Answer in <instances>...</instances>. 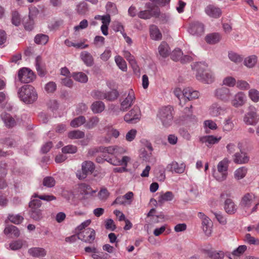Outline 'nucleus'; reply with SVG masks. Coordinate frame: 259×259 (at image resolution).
I'll return each instance as SVG.
<instances>
[{
    "mask_svg": "<svg viewBox=\"0 0 259 259\" xmlns=\"http://www.w3.org/2000/svg\"><path fill=\"white\" fill-rule=\"evenodd\" d=\"M91 220H88L78 225L75 229V232L81 240L91 243L95 239L96 233L95 230L89 226L91 224Z\"/></svg>",
    "mask_w": 259,
    "mask_h": 259,
    "instance_id": "f257e3e1",
    "label": "nucleus"
},
{
    "mask_svg": "<svg viewBox=\"0 0 259 259\" xmlns=\"http://www.w3.org/2000/svg\"><path fill=\"white\" fill-rule=\"evenodd\" d=\"M18 94L21 100L27 104L33 103L38 97L35 89L30 84H26L21 87Z\"/></svg>",
    "mask_w": 259,
    "mask_h": 259,
    "instance_id": "f03ea898",
    "label": "nucleus"
},
{
    "mask_svg": "<svg viewBox=\"0 0 259 259\" xmlns=\"http://www.w3.org/2000/svg\"><path fill=\"white\" fill-rule=\"evenodd\" d=\"M256 198L255 195L252 193H245L242 197L240 205L247 214H250L257 211Z\"/></svg>",
    "mask_w": 259,
    "mask_h": 259,
    "instance_id": "7ed1b4c3",
    "label": "nucleus"
},
{
    "mask_svg": "<svg viewBox=\"0 0 259 259\" xmlns=\"http://www.w3.org/2000/svg\"><path fill=\"white\" fill-rule=\"evenodd\" d=\"M230 162L228 158H225L219 162L217 169L214 170L213 172V176L217 181L222 182L226 179Z\"/></svg>",
    "mask_w": 259,
    "mask_h": 259,
    "instance_id": "20e7f679",
    "label": "nucleus"
},
{
    "mask_svg": "<svg viewBox=\"0 0 259 259\" xmlns=\"http://www.w3.org/2000/svg\"><path fill=\"white\" fill-rule=\"evenodd\" d=\"M175 114L174 107L170 105L162 107L158 111V116L164 125L169 124L173 120Z\"/></svg>",
    "mask_w": 259,
    "mask_h": 259,
    "instance_id": "39448f33",
    "label": "nucleus"
},
{
    "mask_svg": "<svg viewBox=\"0 0 259 259\" xmlns=\"http://www.w3.org/2000/svg\"><path fill=\"white\" fill-rule=\"evenodd\" d=\"M147 10L140 11L138 14V17L143 19H149L152 17L156 18H159L160 15V11L159 8L150 3L146 4Z\"/></svg>",
    "mask_w": 259,
    "mask_h": 259,
    "instance_id": "423d86ee",
    "label": "nucleus"
},
{
    "mask_svg": "<svg viewBox=\"0 0 259 259\" xmlns=\"http://www.w3.org/2000/svg\"><path fill=\"white\" fill-rule=\"evenodd\" d=\"M18 77L21 83H28L35 79L36 75L30 68L23 67L18 70Z\"/></svg>",
    "mask_w": 259,
    "mask_h": 259,
    "instance_id": "0eeeda50",
    "label": "nucleus"
},
{
    "mask_svg": "<svg viewBox=\"0 0 259 259\" xmlns=\"http://www.w3.org/2000/svg\"><path fill=\"white\" fill-rule=\"evenodd\" d=\"M131 158L128 156H123L117 153L115 155L111 157L108 161L113 165L120 166L123 168H125L127 163L130 162Z\"/></svg>",
    "mask_w": 259,
    "mask_h": 259,
    "instance_id": "6e6552de",
    "label": "nucleus"
},
{
    "mask_svg": "<svg viewBox=\"0 0 259 259\" xmlns=\"http://www.w3.org/2000/svg\"><path fill=\"white\" fill-rule=\"evenodd\" d=\"M141 115L140 108L138 106H135L125 115L124 120L127 123H135L140 120Z\"/></svg>",
    "mask_w": 259,
    "mask_h": 259,
    "instance_id": "1a4fd4ad",
    "label": "nucleus"
},
{
    "mask_svg": "<svg viewBox=\"0 0 259 259\" xmlns=\"http://www.w3.org/2000/svg\"><path fill=\"white\" fill-rule=\"evenodd\" d=\"M95 166L94 163L91 161H85L82 163L81 169L82 174L77 175V178L79 180L85 179L87 175L92 174L95 170Z\"/></svg>",
    "mask_w": 259,
    "mask_h": 259,
    "instance_id": "9d476101",
    "label": "nucleus"
},
{
    "mask_svg": "<svg viewBox=\"0 0 259 259\" xmlns=\"http://www.w3.org/2000/svg\"><path fill=\"white\" fill-rule=\"evenodd\" d=\"M135 99V95L134 91L133 90H130L127 96L121 102L120 110L124 111L129 109L133 104Z\"/></svg>",
    "mask_w": 259,
    "mask_h": 259,
    "instance_id": "9b49d317",
    "label": "nucleus"
},
{
    "mask_svg": "<svg viewBox=\"0 0 259 259\" xmlns=\"http://www.w3.org/2000/svg\"><path fill=\"white\" fill-rule=\"evenodd\" d=\"M198 216L202 220L203 231L207 235H210L212 228V223L211 220L202 212H199Z\"/></svg>",
    "mask_w": 259,
    "mask_h": 259,
    "instance_id": "f8f14e48",
    "label": "nucleus"
},
{
    "mask_svg": "<svg viewBox=\"0 0 259 259\" xmlns=\"http://www.w3.org/2000/svg\"><path fill=\"white\" fill-rule=\"evenodd\" d=\"M134 197V194L132 192H128L122 196H119L113 202L112 205H130L132 204Z\"/></svg>",
    "mask_w": 259,
    "mask_h": 259,
    "instance_id": "ddd939ff",
    "label": "nucleus"
},
{
    "mask_svg": "<svg viewBox=\"0 0 259 259\" xmlns=\"http://www.w3.org/2000/svg\"><path fill=\"white\" fill-rule=\"evenodd\" d=\"M87 39H81L78 42L67 39L65 40V44L68 47H73L76 49H85L89 47V45L87 44Z\"/></svg>",
    "mask_w": 259,
    "mask_h": 259,
    "instance_id": "4468645a",
    "label": "nucleus"
},
{
    "mask_svg": "<svg viewBox=\"0 0 259 259\" xmlns=\"http://www.w3.org/2000/svg\"><path fill=\"white\" fill-rule=\"evenodd\" d=\"M221 137L214 136L213 135L205 136L200 138V141L205 144L208 147L211 146L218 143L221 140Z\"/></svg>",
    "mask_w": 259,
    "mask_h": 259,
    "instance_id": "2eb2a0df",
    "label": "nucleus"
},
{
    "mask_svg": "<svg viewBox=\"0 0 259 259\" xmlns=\"http://www.w3.org/2000/svg\"><path fill=\"white\" fill-rule=\"evenodd\" d=\"M259 118L254 111L251 110L247 113L244 117V121L248 125H254L257 123Z\"/></svg>",
    "mask_w": 259,
    "mask_h": 259,
    "instance_id": "dca6fc26",
    "label": "nucleus"
},
{
    "mask_svg": "<svg viewBox=\"0 0 259 259\" xmlns=\"http://www.w3.org/2000/svg\"><path fill=\"white\" fill-rule=\"evenodd\" d=\"M245 102V95L241 92L237 93L231 101L232 105L235 107L243 106Z\"/></svg>",
    "mask_w": 259,
    "mask_h": 259,
    "instance_id": "f3484780",
    "label": "nucleus"
},
{
    "mask_svg": "<svg viewBox=\"0 0 259 259\" xmlns=\"http://www.w3.org/2000/svg\"><path fill=\"white\" fill-rule=\"evenodd\" d=\"M149 34L151 39L159 40L162 39V35L158 27L154 24L149 26Z\"/></svg>",
    "mask_w": 259,
    "mask_h": 259,
    "instance_id": "a211bd4d",
    "label": "nucleus"
},
{
    "mask_svg": "<svg viewBox=\"0 0 259 259\" xmlns=\"http://www.w3.org/2000/svg\"><path fill=\"white\" fill-rule=\"evenodd\" d=\"M224 209L227 213L232 214L237 211V206L232 199L227 198L224 203Z\"/></svg>",
    "mask_w": 259,
    "mask_h": 259,
    "instance_id": "6ab92c4d",
    "label": "nucleus"
},
{
    "mask_svg": "<svg viewBox=\"0 0 259 259\" xmlns=\"http://www.w3.org/2000/svg\"><path fill=\"white\" fill-rule=\"evenodd\" d=\"M183 95L189 100H193L198 99L199 96V92L194 90L190 87L185 88L183 91Z\"/></svg>",
    "mask_w": 259,
    "mask_h": 259,
    "instance_id": "aec40b11",
    "label": "nucleus"
},
{
    "mask_svg": "<svg viewBox=\"0 0 259 259\" xmlns=\"http://www.w3.org/2000/svg\"><path fill=\"white\" fill-rule=\"evenodd\" d=\"M36 69L39 76H45L47 73L46 68L42 64V58L40 56L36 58Z\"/></svg>",
    "mask_w": 259,
    "mask_h": 259,
    "instance_id": "412c9836",
    "label": "nucleus"
},
{
    "mask_svg": "<svg viewBox=\"0 0 259 259\" xmlns=\"http://www.w3.org/2000/svg\"><path fill=\"white\" fill-rule=\"evenodd\" d=\"M78 192L83 195L88 194H93L96 192V190H94L91 186L85 183H81L78 185L77 188Z\"/></svg>",
    "mask_w": 259,
    "mask_h": 259,
    "instance_id": "4be33fe9",
    "label": "nucleus"
},
{
    "mask_svg": "<svg viewBox=\"0 0 259 259\" xmlns=\"http://www.w3.org/2000/svg\"><path fill=\"white\" fill-rule=\"evenodd\" d=\"M206 13L210 17L217 18L221 16L222 12L221 10L212 5H209L205 9Z\"/></svg>",
    "mask_w": 259,
    "mask_h": 259,
    "instance_id": "5701e85b",
    "label": "nucleus"
},
{
    "mask_svg": "<svg viewBox=\"0 0 259 259\" xmlns=\"http://www.w3.org/2000/svg\"><path fill=\"white\" fill-rule=\"evenodd\" d=\"M102 134L106 135V141H109L111 137L117 138L119 135V132L117 130L114 129L112 126H107L103 129Z\"/></svg>",
    "mask_w": 259,
    "mask_h": 259,
    "instance_id": "b1692460",
    "label": "nucleus"
},
{
    "mask_svg": "<svg viewBox=\"0 0 259 259\" xmlns=\"http://www.w3.org/2000/svg\"><path fill=\"white\" fill-rule=\"evenodd\" d=\"M249 158L246 153L240 152L234 155V162L236 164H243L249 161Z\"/></svg>",
    "mask_w": 259,
    "mask_h": 259,
    "instance_id": "393cba45",
    "label": "nucleus"
},
{
    "mask_svg": "<svg viewBox=\"0 0 259 259\" xmlns=\"http://www.w3.org/2000/svg\"><path fill=\"white\" fill-rule=\"evenodd\" d=\"M174 195L172 192L167 191L160 194L158 198V203L162 205L165 202L170 201L173 199Z\"/></svg>",
    "mask_w": 259,
    "mask_h": 259,
    "instance_id": "a878e982",
    "label": "nucleus"
},
{
    "mask_svg": "<svg viewBox=\"0 0 259 259\" xmlns=\"http://www.w3.org/2000/svg\"><path fill=\"white\" fill-rule=\"evenodd\" d=\"M28 253L35 257H43L46 255V251L43 248L32 247L29 249Z\"/></svg>",
    "mask_w": 259,
    "mask_h": 259,
    "instance_id": "bb28decb",
    "label": "nucleus"
},
{
    "mask_svg": "<svg viewBox=\"0 0 259 259\" xmlns=\"http://www.w3.org/2000/svg\"><path fill=\"white\" fill-rule=\"evenodd\" d=\"M185 167L184 163H179L176 161L172 162L168 165V168L171 171L180 174L184 172Z\"/></svg>",
    "mask_w": 259,
    "mask_h": 259,
    "instance_id": "cd10ccee",
    "label": "nucleus"
},
{
    "mask_svg": "<svg viewBox=\"0 0 259 259\" xmlns=\"http://www.w3.org/2000/svg\"><path fill=\"white\" fill-rule=\"evenodd\" d=\"M49 40V36L42 33L36 34L34 38V42L38 45H45Z\"/></svg>",
    "mask_w": 259,
    "mask_h": 259,
    "instance_id": "c85d7f7f",
    "label": "nucleus"
},
{
    "mask_svg": "<svg viewBox=\"0 0 259 259\" xmlns=\"http://www.w3.org/2000/svg\"><path fill=\"white\" fill-rule=\"evenodd\" d=\"M115 62L117 66L122 71L126 72L127 70V65L126 61L120 55H117L115 57Z\"/></svg>",
    "mask_w": 259,
    "mask_h": 259,
    "instance_id": "c756f323",
    "label": "nucleus"
},
{
    "mask_svg": "<svg viewBox=\"0 0 259 259\" xmlns=\"http://www.w3.org/2000/svg\"><path fill=\"white\" fill-rule=\"evenodd\" d=\"M169 52V48L168 44L165 42H162L158 47L159 55L161 57L165 58L168 56Z\"/></svg>",
    "mask_w": 259,
    "mask_h": 259,
    "instance_id": "7c9ffc66",
    "label": "nucleus"
},
{
    "mask_svg": "<svg viewBox=\"0 0 259 259\" xmlns=\"http://www.w3.org/2000/svg\"><path fill=\"white\" fill-rule=\"evenodd\" d=\"M6 235L11 234L14 237H18L20 235V231L17 227L13 225H10L6 227L4 231Z\"/></svg>",
    "mask_w": 259,
    "mask_h": 259,
    "instance_id": "2f4dec72",
    "label": "nucleus"
},
{
    "mask_svg": "<svg viewBox=\"0 0 259 259\" xmlns=\"http://www.w3.org/2000/svg\"><path fill=\"white\" fill-rule=\"evenodd\" d=\"M68 138L71 140L83 139L85 134L83 131L77 130L69 132L67 134Z\"/></svg>",
    "mask_w": 259,
    "mask_h": 259,
    "instance_id": "473e14b6",
    "label": "nucleus"
},
{
    "mask_svg": "<svg viewBox=\"0 0 259 259\" xmlns=\"http://www.w3.org/2000/svg\"><path fill=\"white\" fill-rule=\"evenodd\" d=\"M11 22L13 25L16 26L21 25L22 23L21 16L18 11L15 10L12 12Z\"/></svg>",
    "mask_w": 259,
    "mask_h": 259,
    "instance_id": "72a5a7b5",
    "label": "nucleus"
},
{
    "mask_svg": "<svg viewBox=\"0 0 259 259\" xmlns=\"http://www.w3.org/2000/svg\"><path fill=\"white\" fill-rule=\"evenodd\" d=\"M81 60L87 66H92L94 64V59L91 54L87 52H83L80 54Z\"/></svg>",
    "mask_w": 259,
    "mask_h": 259,
    "instance_id": "f704fd0d",
    "label": "nucleus"
},
{
    "mask_svg": "<svg viewBox=\"0 0 259 259\" xmlns=\"http://www.w3.org/2000/svg\"><path fill=\"white\" fill-rule=\"evenodd\" d=\"M205 39L209 44H214L220 41L221 36L218 33H210L205 37Z\"/></svg>",
    "mask_w": 259,
    "mask_h": 259,
    "instance_id": "c9c22d12",
    "label": "nucleus"
},
{
    "mask_svg": "<svg viewBox=\"0 0 259 259\" xmlns=\"http://www.w3.org/2000/svg\"><path fill=\"white\" fill-rule=\"evenodd\" d=\"M86 121L85 118L83 116H79L72 119L70 123L71 127L75 128L81 126Z\"/></svg>",
    "mask_w": 259,
    "mask_h": 259,
    "instance_id": "e433bc0d",
    "label": "nucleus"
},
{
    "mask_svg": "<svg viewBox=\"0 0 259 259\" xmlns=\"http://www.w3.org/2000/svg\"><path fill=\"white\" fill-rule=\"evenodd\" d=\"M72 76L76 81L82 83H85L88 80L87 75L82 72H74L72 74Z\"/></svg>",
    "mask_w": 259,
    "mask_h": 259,
    "instance_id": "4c0bfd02",
    "label": "nucleus"
},
{
    "mask_svg": "<svg viewBox=\"0 0 259 259\" xmlns=\"http://www.w3.org/2000/svg\"><path fill=\"white\" fill-rule=\"evenodd\" d=\"M102 153H108L111 155V157L113 155H115L117 153H119L120 151V148L117 146H109L108 147L102 148Z\"/></svg>",
    "mask_w": 259,
    "mask_h": 259,
    "instance_id": "58836bf2",
    "label": "nucleus"
},
{
    "mask_svg": "<svg viewBox=\"0 0 259 259\" xmlns=\"http://www.w3.org/2000/svg\"><path fill=\"white\" fill-rule=\"evenodd\" d=\"M247 172V168L242 166L237 169L234 172V177L236 180H240L244 178Z\"/></svg>",
    "mask_w": 259,
    "mask_h": 259,
    "instance_id": "ea45409f",
    "label": "nucleus"
},
{
    "mask_svg": "<svg viewBox=\"0 0 259 259\" xmlns=\"http://www.w3.org/2000/svg\"><path fill=\"white\" fill-rule=\"evenodd\" d=\"M91 108L94 112L99 113L104 110L105 105L104 103L101 101H96L92 104Z\"/></svg>",
    "mask_w": 259,
    "mask_h": 259,
    "instance_id": "a19ab883",
    "label": "nucleus"
},
{
    "mask_svg": "<svg viewBox=\"0 0 259 259\" xmlns=\"http://www.w3.org/2000/svg\"><path fill=\"white\" fill-rule=\"evenodd\" d=\"M32 198H38L39 199H41L46 201H51L56 199V197L53 195H39L36 193H34L32 196Z\"/></svg>",
    "mask_w": 259,
    "mask_h": 259,
    "instance_id": "79ce46f5",
    "label": "nucleus"
},
{
    "mask_svg": "<svg viewBox=\"0 0 259 259\" xmlns=\"http://www.w3.org/2000/svg\"><path fill=\"white\" fill-rule=\"evenodd\" d=\"M42 184L47 187H53L56 184V181L52 177H46L43 179Z\"/></svg>",
    "mask_w": 259,
    "mask_h": 259,
    "instance_id": "37998d69",
    "label": "nucleus"
},
{
    "mask_svg": "<svg viewBox=\"0 0 259 259\" xmlns=\"http://www.w3.org/2000/svg\"><path fill=\"white\" fill-rule=\"evenodd\" d=\"M77 151V147L72 145H68L62 148V152L65 154H74Z\"/></svg>",
    "mask_w": 259,
    "mask_h": 259,
    "instance_id": "c03bdc74",
    "label": "nucleus"
},
{
    "mask_svg": "<svg viewBox=\"0 0 259 259\" xmlns=\"http://www.w3.org/2000/svg\"><path fill=\"white\" fill-rule=\"evenodd\" d=\"M119 94L115 90H113L109 92L105 93V99L108 101H113L116 99Z\"/></svg>",
    "mask_w": 259,
    "mask_h": 259,
    "instance_id": "a18cd8bd",
    "label": "nucleus"
},
{
    "mask_svg": "<svg viewBox=\"0 0 259 259\" xmlns=\"http://www.w3.org/2000/svg\"><path fill=\"white\" fill-rule=\"evenodd\" d=\"M8 219L10 222L17 225L20 224L23 220V218L18 214H10Z\"/></svg>",
    "mask_w": 259,
    "mask_h": 259,
    "instance_id": "49530a36",
    "label": "nucleus"
},
{
    "mask_svg": "<svg viewBox=\"0 0 259 259\" xmlns=\"http://www.w3.org/2000/svg\"><path fill=\"white\" fill-rule=\"evenodd\" d=\"M34 26V20L29 17L28 19L23 23L24 29L27 31L32 30Z\"/></svg>",
    "mask_w": 259,
    "mask_h": 259,
    "instance_id": "de8ad7c7",
    "label": "nucleus"
},
{
    "mask_svg": "<svg viewBox=\"0 0 259 259\" xmlns=\"http://www.w3.org/2000/svg\"><path fill=\"white\" fill-rule=\"evenodd\" d=\"M247 250V246L245 245L239 246L232 252V254L236 256H240L242 255Z\"/></svg>",
    "mask_w": 259,
    "mask_h": 259,
    "instance_id": "09e8293b",
    "label": "nucleus"
},
{
    "mask_svg": "<svg viewBox=\"0 0 259 259\" xmlns=\"http://www.w3.org/2000/svg\"><path fill=\"white\" fill-rule=\"evenodd\" d=\"M189 31L193 35L200 34L203 32V27L198 24H193L190 28Z\"/></svg>",
    "mask_w": 259,
    "mask_h": 259,
    "instance_id": "8fccbe9b",
    "label": "nucleus"
},
{
    "mask_svg": "<svg viewBox=\"0 0 259 259\" xmlns=\"http://www.w3.org/2000/svg\"><path fill=\"white\" fill-rule=\"evenodd\" d=\"M37 198H33V199L32 198L30 201L29 203V206L31 209H37L41 205V202L40 200Z\"/></svg>",
    "mask_w": 259,
    "mask_h": 259,
    "instance_id": "3c124183",
    "label": "nucleus"
},
{
    "mask_svg": "<svg viewBox=\"0 0 259 259\" xmlns=\"http://www.w3.org/2000/svg\"><path fill=\"white\" fill-rule=\"evenodd\" d=\"M256 57L251 56L247 57L244 61L245 65L248 67H252L256 63Z\"/></svg>",
    "mask_w": 259,
    "mask_h": 259,
    "instance_id": "603ef678",
    "label": "nucleus"
},
{
    "mask_svg": "<svg viewBox=\"0 0 259 259\" xmlns=\"http://www.w3.org/2000/svg\"><path fill=\"white\" fill-rule=\"evenodd\" d=\"M248 96L253 102H256L259 100V92L255 89H251L249 91Z\"/></svg>",
    "mask_w": 259,
    "mask_h": 259,
    "instance_id": "864d4df0",
    "label": "nucleus"
},
{
    "mask_svg": "<svg viewBox=\"0 0 259 259\" xmlns=\"http://www.w3.org/2000/svg\"><path fill=\"white\" fill-rule=\"evenodd\" d=\"M45 89L48 93H53L56 90L57 85L55 82L50 81L46 84Z\"/></svg>",
    "mask_w": 259,
    "mask_h": 259,
    "instance_id": "5fc2aeb1",
    "label": "nucleus"
},
{
    "mask_svg": "<svg viewBox=\"0 0 259 259\" xmlns=\"http://www.w3.org/2000/svg\"><path fill=\"white\" fill-rule=\"evenodd\" d=\"M236 83V79L232 76L226 77L223 80V84L229 87H234Z\"/></svg>",
    "mask_w": 259,
    "mask_h": 259,
    "instance_id": "6e6d98bb",
    "label": "nucleus"
},
{
    "mask_svg": "<svg viewBox=\"0 0 259 259\" xmlns=\"http://www.w3.org/2000/svg\"><path fill=\"white\" fill-rule=\"evenodd\" d=\"M237 87L241 90H247L250 88L249 84L246 81L238 80L236 83Z\"/></svg>",
    "mask_w": 259,
    "mask_h": 259,
    "instance_id": "4d7b16f0",
    "label": "nucleus"
},
{
    "mask_svg": "<svg viewBox=\"0 0 259 259\" xmlns=\"http://www.w3.org/2000/svg\"><path fill=\"white\" fill-rule=\"evenodd\" d=\"M5 123L9 127H13L15 124L14 119L9 115H5L3 117Z\"/></svg>",
    "mask_w": 259,
    "mask_h": 259,
    "instance_id": "13d9d810",
    "label": "nucleus"
},
{
    "mask_svg": "<svg viewBox=\"0 0 259 259\" xmlns=\"http://www.w3.org/2000/svg\"><path fill=\"white\" fill-rule=\"evenodd\" d=\"M204 126L205 128H209L211 130H216L218 126L216 123L212 120H206L204 122Z\"/></svg>",
    "mask_w": 259,
    "mask_h": 259,
    "instance_id": "bf43d9fd",
    "label": "nucleus"
},
{
    "mask_svg": "<svg viewBox=\"0 0 259 259\" xmlns=\"http://www.w3.org/2000/svg\"><path fill=\"white\" fill-rule=\"evenodd\" d=\"M128 63L131 67L132 68L134 72L135 73H139L140 71V68L138 64V62L135 58H134V59H131V60H129Z\"/></svg>",
    "mask_w": 259,
    "mask_h": 259,
    "instance_id": "052dcab7",
    "label": "nucleus"
},
{
    "mask_svg": "<svg viewBox=\"0 0 259 259\" xmlns=\"http://www.w3.org/2000/svg\"><path fill=\"white\" fill-rule=\"evenodd\" d=\"M110 195V193L105 188H102L98 193V196L101 200L107 199Z\"/></svg>",
    "mask_w": 259,
    "mask_h": 259,
    "instance_id": "680f3d73",
    "label": "nucleus"
},
{
    "mask_svg": "<svg viewBox=\"0 0 259 259\" xmlns=\"http://www.w3.org/2000/svg\"><path fill=\"white\" fill-rule=\"evenodd\" d=\"M105 226L106 229L114 231L116 229V225L113 220L107 219L105 221Z\"/></svg>",
    "mask_w": 259,
    "mask_h": 259,
    "instance_id": "e2e57ef3",
    "label": "nucleus"
},
{
    "mask_svg": "<svg viewBox=\"0 0 259 259\" xmlns=\"http://www.w3.org/2000/svg\"><path fill=\"white\" fill-rule=\"evenodd\" d=\"M245 240L250 244L259 245V239L252 236L250 234H246Z\"/></svg>",
    "mask_w": 259,
    "mask_h": 259,
    "instance_id": "0e129e2a",
    "label": "nucleus"
},
{
    "mask_svg": "<svg viewBox=\"0 0 259 259\" xmlns=\"http://www.w3.org/2000/svg\"><path fill=\"white\" fill-rule=\"evenodd\" d=\"M39 13V11L37 8L34 6L31 7L29 10L28 17L34 20Z\"/></svg>",
    "mask_w": 259,
    "mask_h": 259,
    "instance_id": "69168bd1",
    "label": "nucleus"
},
{
    "mask_svg": "<svg viewBox=\"0 0 259 259\" xmlns=\"http://www.w3.org/2000/svg\"><path fill=\"white\" fill-rule=\"evenodd\" d=\"M99 122V119L97 117H93L86 124L87 127L92 128L97 125Z\"/></svg>",
    "mask_w": 259,
    "mask_h": 259,
    "instance_id": "338daca9",
    "label": "nucleus"
},
{
    "mask_svg": "<svg viewBox=\"0 0 259 259\" xmlns=\"http://www.w3.org/2000/svg\"><path fill=\"white\" fill-rule=\"evenodd\" d=\"M224 254L223 251H213L209 254V257L212 259H223Z\"/></svg>",
    "mask_w": 259,
    "mask_h": 259,
    "instance_id": "774afa93",
    "label": "nucleus"
}]
</instances>
